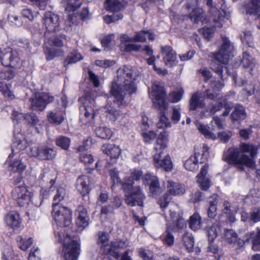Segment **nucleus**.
Here are the masks:
<instances>
[{"label": "nucleus", "mask_w": 260, "mask_h": 260, "mask_svg": "<svg viewBox=\"0 0 260 260\" xmlns=\"http://www.w3.org/2000/svg\"><path fill=\"white\" fill-rule=\"evenodd\" d=\"M202 154L199 156H200V163H204L205 162L208 158L209 156V147L207 146V145L204 144L202 148Z\"/></svg>", "instance_id": "obj_53"}, {"label": "nucleus", "mask_w": 260, "mask_h": 260, "mask_svg": "<svg viewBox=\"0 0 260 260\" xmlns=\"http://www.w3.org/2000/svg\"><path fill=\"white\" fill-rule=\"evenodd\" d=\"M123 16L121 13L114 14L112 15H106L103 17L104 21L107 23L110 24L112 22H115L119 20L122 19Z\"/></svg>", "instance_id": "obj_51"}, {"label": "nucleus", "mask_w": 260, "mask_h": 260, "mask_svg": "<svg viewBox=\"0 0 260 260\" xmlns=\"http://www.w3.org/2000/svg\"><path fill=\"white\" fill-rule=\"evenodd\" d=\"M83 59V56L79 53L74 52L70 53L68 57V64L74 63Z\"/></svg>", "instance_id": "obj_52"}, {"label": "nucleus", "mask_w": 260, "mask_h": 260, "mask_svg": "<svg viewBox=\"0 0 260 260\" xmlns=\"http://www.w3.org/2000/svg\"><path fill=\"white\" fill-rule=\"evenodd\" d=\"M134 182L130 178L126 179L121 183L125 194L126 204L131 207L143 206L145 196L140 186H134Z\"/></svg>", "instance_id": "obj_7"}, {"label": "nucleus", "mask_w": 260, "mask_h": 260, "mask_svg": "<svg viewBox=\"0 0 260 260\" xmlns=\"http://www.w3.org/2000/svg\"><path fill=\"white\" fill-rule=\"evenodd\" d=\"M182 241L187 251L188 252H192L194 241L192 234L188 232H185L182 236Z\"/></svg>", "instance_id": "obj_36"}, {"label": "nucleus", "mask_w": 260, "mask_h": 260, "mask_svg": "<svg viewBox=\"0 0 260 260\" xmlns=\"http://www.w3.org/2000/svg\"><path fill=\"white\" fill-rule=\"evenodd\" d=\"M184 186L171 181L168 182V191L174 196L183 194L185 192Z\"/></svg>", "instance_id": "obj_27"}, {"label": "nucleus", "mask_w": 260, "mask_h": 260, "mask_svg": "<svg viewBox=\"0 0 260 260\" xmlns=\"http://www.w3.org/2000/svg\"><path fill=\"white\" fill-rule=\"evenodd\" d=\"M127 246V242L125 241H118L112 242L110 244V248L107 249V251H105V254L108 255L112 251H114L117 249H122L126 247Z\"/></svg>", "instance_id": "obj_44"}, {"label": "nucleus", "mask_w": 260, "mask_h": 260, "mask_svg": "<svg viewBox=\"0 0 260 260\" xmlns=\"http://www.w3.org/2000/svg\"><path fill=\"white\" fill-rule=\"evenodd\" d=\"M82 103L80 108V120L83 124L91 123L94 117V100L91 98L90 93H86L79 99Z\"/></svg>", "instance_id": "obj_9"}, {"label": "nucleus", "mask_w": 260, "mask_h": 260, "mask_svg": "<svg viewBox=\"0 0 260 260\" xmlns=\"http://www.w3.org/2000/svg\"><path fill=\"white\" fill-rule=\"evenodd\" d=\"M145 180L149 184L150 192L153 195H156L162 192V189L156 176L147 174L145 175Z\"/></svg>", "instance_id": "obj_20"}, {"label": "nucleus", "mask_w": 260, "mask_h": 260, "mask_svg": "<svg viewBox=\"0 0 260 260\" xmlns=\"http://www.w3.org/2000/svg\"><path fill=\"white\" fill-rule=\"evenodd\" d=\"M24 119L29 123L36 124L39 121V119L35 114L31 113L27 114L24 116Z\"/></svg>", "instance_id": "obj_63"}, {"label": "nucleus", "mask_w": 260, "mask_h": 260, "mask_svg": "<svg viewBox=\"0 0 260 260\" xmlns=\"http://www.w3.org/2000/svg\"><path fill=\"white\" fill-rule=\"evenodd\" d=\"M67 195V191L63 187L57 188L56 193L53 198L52 207L62 206L60 203L64 200Z\"/></svg>", "instance_id": "obj_31"}, {"label": "nucleus", "mask_w": 260, "mask_h": 260, "mask_svg": "<svg viewBox=\"0 0 260 260\" xmlns=\"http://www.w3.org/2000/svg\"><path fill=\"white\" fill-rule=\"evenodd\" d=\"M206 233L209 241H214L220 231V227L218 224H214L211 226H208L206 228Z\"/></svg>", "instance_id": "obj_39"}, {"label": "nucleus", "mask_w": 260, "mask_h": 260, "mask_svg": "<svg viewBox=\"0 0 260 260\" xmlns=\"http://www.w3.org/2000/svg\"><path fill=\"white\" fill-rule=\"evenodd\" d=\"M199 152H195L193 156H191L184 163L185 169L190 171H194L198 169V162Z\"/></svg>", "instance_id": "obj_32"}, {"label": "nucleus", "mask_w": 260, "mask_h": 260, "mask_svg": "<svg viewBox=\"0 0 260 260\" xmlns=\"http://www.w3.org/2000/svg\"><path fill=\"white\" fill-rule=\"evenodd\" d=\"M80 158L81 161L83 162L85 165L92 164L94 161L93 156L91 154H87L84 152L82 153L80 155Z\"/></svg>", "instance_id": "obj_59"}, {"label": "nucleus", "mask_w": 260, "mask_h": 260, "mask_svg": "<svg viewBox=\"0 0 260 260\" xmlns=\"http://www.w3.org/2000/svg\"><path fill=\"white\" fill-rule=\"evenodd\" d=\"M260 146H256L249 144H243L240 148L231 147L224 153L223 159L229 164L238 166L239 170H244L243 166L254 168L255 162L253 158L257 154Z\"/></svg>", "instance_id": "obj_2"}, {"label": "nucleus", "mask_w": 260, "mask_h": 260, "mask_svg": "<svg viewBox=\"0 0 260 260\" xmlns=\"http://www.w3.org/2000/svg\"><path fill=\"white\" fill-rule=\"evenodd\" d=\"M6 221L8 225L13 229L19 227L21 223L19 215L15 212H11L6 215Z\"/></svg>", "instance_id": "obj_28"}, {"label": "nucleus", "mask_w": 260, "mask_h": 260, "mask_svg": "<svg viewBox=\"0 0 260 260\" xmlns=\"http://www.w3.org/2000/svg\"><path fill=\"white\" fill-rule=\"evenodd\" d=\"M168 133L164 131L159 135L154 147V150L156 152L158 150H164L167 146L168 141Z\"/></svg>", "instance_id": "obj_26"}, {"label": "nucleus", "mask_w": 260, "mask_h": 260, "mask_svg": "<svg viewBox=\"0 0 260 260\" xmlns=\"http://www.w3.org/2000/svg\"><path fill=\"white\" fill-rule=\"evenodd\" d=\"M12 196L21 207L28 205L31 199V193L25 186L21 185L15 187L12 191Z\"/></svg>", "instance_id": "obj_11"}, {"label": "nucleus", "mask_w": 260, "mask_h": 260, "mask_svg": "<svg viewBox=\"0 0 260 260\" xmlns=\"http://www.w3.org/2000/svg\"><path fill=\"white\" fill-rule=\"evenodd\" d=\"M55 142L58 146L64 150H67L70 146L71 140L67 137L60 136L56 138Z\"/></svg>", "instance_id": "obj_47"}, {"label": "nucleus", "mask_w": 260, "mask_h": 260, "mask_svg": "<svg viewBox=\"0 0 260 260\" xmlns=\"http://www.w3.org/2000/svg\"><path fill=\"white\" fill-rule=\"evenodd\" d=\"M44 25L46 29L50 32H55L59 30V21L57 15L51 12H46L43 18Z\"/></svg>", "instance_id": "obj_15"}, {"label": "nucleus", "mask_w": 260, "mask_h": 260, "mask_svg": "<svg viewBox=\"0 0 260 260\" xmlns=\"http://www.w3.org/2000/svg\"><path fill=\"white\" fill-rule=\"evenodd\" d=\"M90 182L89 177L87 176L82 175L79 177L77 179L76 187L78 191L82 196H85L89 192V184Z\"/></svg>", "instance_id": "obj_23"}, {"label": "nucleus", "mask_w": 260, "mask_h": 260, "mask_svg": "<svg viewBox=\"0 0 260 260\" xmlns=\"http://www.w3.org/2000/svg\"><path fill=\"white\" fill-rule=\"evenodd\" d=\"M56 156V151L54 149L46 146L40 147L39 159L49 160L54 158Z\"/></svg>", "instance_id": "obj_30"}, {"label": "nucleus", "mask_w": 260, "mask_h": 260, "mask_svg": "<svg viewBox=\"0 0 260 260\" xmlns=\"http://www.w3.org/2000/svg\"><path fill=\"white\" fill-rule=\"evenodd\" d=\"M23 139V136L21 134H16L14 132V139L12 145V152L7 159L10 170L19 174H21L26 167L22 161L20 155L17 154L20 150L26 148V143Z\"/></svg>", "instance_id": "obj_5"}, {"label": "nucleus", "mask_w": 260, "mask_h": 260, "mask_svg": "<svg viewBox=\"0 0 260 260\" xmlns=\"http://www.w3.org/2000/svg\"><path fill=\"white\" fill-rule=\"evenodd\" d=\"M256 231V233L254 232L247 233L244 236L245 242L249 243L251 241L252 249L254 251L260 250V227L257 228Z\"/></svg>", "instance_id": "obj_19"}, {"label": "nucleus", "mask_w": 260, "mask_h": 260, "mask_svg": "<svg viewBox=\"0 0 260 260\" xmlns=\"http://www.w3.org/2000/svg\"><path fill=\"white\" fill-rule=\"evenodd\" d=\"M250 220L254 222L260 221V208L253 209L250 214Z\"/></svg>", "instance_id": "obj_61"}, {"label": "nucleus", "mask_w": 260, "mask_h": 260, "mask_svg": "<svg viewBox=\"0 0 260 260\" xmlns=\"http://www.w3.org/2000/svg\"><path fill=\"white\" fill-rule=\"evenodd\" d=\"M245 8L247 14L250 15L256 14L260 9V1L258 0H251Z\"/></svg>", "instance_id": "obj_41"}, {"label": "nucleus", "mask_w": 260, "mask_h": 260, "mask_svg": "<svg viewBox=\"0 0 260 260\" xmlns=\"http://www.w3.org/2000/svg\"><path fill=\"white\" fill-rule=\"evenodd\" d=\"M190 18L192 21L194 23H198L200 21L204 22V21L209 22L204 18V11L202 9H194L189 14ZM209 18H208V19Z\"/></svg>", "instance_id": "obj_37"}, {"label": "nucleus", "mask_w": 260, "mask_h": 260, "mask_svg": "<svg viewBox=\"0 0 260 260\" xmlns=\"http://www.w3.org/2000/svg\"><path fill=\"white\" fill-rule=\"evenodd\" d=\"M222 43L218 53H210V56L213 57L210 63V68L216 73L221 78H223V70L227 69L222 64L226 63L231 57L233 56V46L229 40L226 37L222 38Z\"/></svg>", "instance_id": "obj_4"}, {"label": "nucleus", "mask_w": 260, "mask_h": 260, "mask_svg": "<svg viewBox=\"0 0 260 260\" xmlns=\"http://www.w3.org/2000/svg\"><path fill=\"white\" fill-rule=\"evenodd\" d=\"M101 149L105 154H107L110 157L111 161L109 164L115 163L121 153V150L119 146L113 144H104Z\"/></svg>", "instance_id": "obj_18"}, {"label": "nucleus", "mask_w": 260, "mask_h": 260, "mask_svg": "<svg viewBox=\"0 0 260 260\" xmlns=\"http://www.w3.org/2000/svg\"><path fill=\"white\" fill-rule=\"evenodd\" d=\"M241 62L244 68L250 69V74H251V72L255 66V61L249 53L247 52L243 53Z\"/></svg>", "instance_id": "obj_38"}, {"label": "nucleus", "mask_w": 260, "mask_h": 260, "mask_svg": "<svg viewBox=\"0 0 260 260\" xmlns=\"http://www.w3.org/2000/svg\"><path fill=\"white\" fill-rule=\"evenodd\" d=\"M209 7L208 21L214 27L220 28L231 17L224 0H204Z\"/></svg>", "instance_id": "obj_3"}, {"label": "nucleus", "mask_w": 260, "mask_h": 260, "mask_svg": "<svg viewBox=\"0 0 260 260\" xmlns=\"http://www.w3.org/2000/svg\"><path fill=\"white\" fill-rule=\"evenodd\" d=\"M243 94L244 96H250L254 93V86L252 83L247 84L243 88Z\"/></svg>", "instance_id": "obj_62"}, {"label": "nucleus", "mask_w": 260, "mask_h": 260, "mask_svg": "<svg viewBox=\"0 0 260 260\" xmlns=\"http://www.w3.org/2000/svg\"><path fill=\"white\" fill-rule=\"evenodd\" d=\"M163 150H158L153 155L154 165L157 168H162L167 172L171 171L173 169V163L169 155H166L163 158Z\"/></svg>", "instance_id": "obj_13"}, {"label": "nucleus", "mask_w": 260, "mask_h": 260, "mask_svg": "<svg viewBox=\"0 0 260 260\" xmlns=\"http://www.w3.org/2000/svg\"><path fill=\"white\" fill-rule=\"evenodd\" d=\"M97 243L101 248L104 249L103 252L105 254V251H107V249L110 246L109 244L108 235L105 232L100 233Z\"/></svg>", "instance_id": "obj_40"}, {"label": "nucleus", "mask_w": 260, "mask_h": 260, "mask_svg": "<svg viewBox=\"0 0 260 260\" xmlns=\"http://www.w3.org/2000/svg\"><path fill=\"white\" fill-rule=\"evenodd\" d=\"M41 252L38 248L33 247L29 253L28 260H41Z\"/></svg>", "instance_id": "obj_56"}, {"label": "nucleus", "mask_w": 260, "mask_h": 260, "mask_svg": "<svg viewBox=\"0 0 260 260\" xmlns=\"http://www.w3.org/2000/svg\"><path fill=\"white\" fill-rule=\"evenodd\" d=\"M54 100L52 96L46 93L36 94L31 98V106L35 110L42 111L47 104L52 102Z\"/></svg>", "instance_id": "obj_12"}, {"label": "nucleus", "mask_w": 260, "mask_h": 260, "mask_svg": "<svg viewBox=\"0 0 260 260\" xmlns=\"http://www.w3.org/2000/svg\"><path fill=\"white\" fill-rule=\"evenodd\" d=\"M170 217L172 220V223L167 224V228L174 232H178L182 230L186 227V224L184 219L181 216L172 211V210H170Z\"/></svg>", "instance_id": "obj_17"}, {"label": "nucleus", "mask_w": 260, "mask_h": 260, "mask_svg": "<svg viewBox=\"0 0 260 260\" xmlns=\"http://www.w3.org/2000/svg\"><path fill=\"white\" fill-rule=\"evenodd\" d=\"M208 165L205 164L202 168L200 174L197 176V182L202 190H207L210 186V181L206 177L208 172Z\"/></svg>", "instance_id": "obj_22"}, {"label": "nucleus", "mask_w": 260, "mask_h": 260, "mask_svg": "<svg viewBox=\"0 0 260 260\" xmlns=\"http://www.w3.org/2000/svg\"><path fill=\"white\" fill-rule=\"evenodd\" d=\"M161 53L165 65L169 67H173L178 63L177 54L172 47L169 45L161 46Z\"/></svg>", "instance_id": "obj_14"}, {"label": "nucleus", "mask_w": 260, "mask_h": 260, "mask_svg": "<svg viewBox=\"0 0 260 260\" xmlns=\"http://www.w3.org/2000/svg\"><path fill=\"white\" fill-rule=\"evenodd\" d=\"M104 7L107 11L117 14L118 12L124 9L125 4L119 0H106L104 4Z\"/></svg>", "instance_id": "obj_24"}, {"label": "nucleus", "mask_w": 260, "mask_h": 260, "mask_svg": "<svg viewBox=\"0 0 260 260\" xmlns=\"http://www.w3.org/2000/svg\"><path fill=\"white\" fill-rule=\"evenodd\" d=\"M16 240L19 248L22 250L27 249L32 245L33 242L31 238H29L27 240H24L21 236H18L17 237Z\"/></svg>", "instance_id": "obj_48"}, {"label": "nucleus", "mask_w": 260, "mask_h": 260, "mask_svg": "<svg viewBox=\"0 0 260 260\" xmlns=\"http://www.w3.org/2000/svg\"><path fill=\"white\" fill-rule=\"evenodd\" d=\"M238 235L232 230H225L224 231V240L230 243H233L237 241Z\"/></svg>", "instance_id": "obj_49"}, {"label": "nucleus", "mask_w": 260, "mask_h": 260, "mask_svg": "<svg viewBox=\"0 0 260 260\" xmlns=\"http://www.w3.org/2000/svg\"><path fill=\"white\" fill-rule=\"evenodd\" d=\"M198 72L204 77V81L206 82L211 79L212 76L211 72L207 68L199 69Z\"/></svg>", "instance_id": "obj_60"}, {"label": "nucleus", "mask_w": 260, "mask_h": 260, "mask_svg": "<svg viewBox=\"0 0 260 260\" xmlns=\"http://www.w3.org/2000/svg\"><path fill=\"white\" fill-rule=\"evenodd\" d=\"M15 76V73L12 69H8L0 73V78L3 80H11Z\"/></svg>", "instance_id": "obj_54"}, {"label": "nucleus", "mask_w": 260, "mask_h": 260, "mask_svg": "<svg viewBox=\"0 0 260 260\" xmlns=\"http://www.w3.org/2000/svg\"><path fill=\"white\" fill-rule=\"evenodd\" d=\"M222 104L221 103H216L215 104H211L208 107V111L211 115L214 114L216 112L220 111L222 108Z\"/></svg>", "instance_id": "obj_58"}, {"label": "nucleus", "mask_w": 260, "mask_h": 260, "mask_svg": "<svg viewBox=\"0 0 260 260\" xmlns=\"http://www.w3.org/2000/svg\"><path fill=\"white\" fill-rule=\"evenodd\" d=\"M189 225L193 231L198 230L201 228V219L199 214L194 213L190 217Z\"/></svg>", "instance_id": "obj_42"}, {"label": "nucleus", "mask_w": 260, "mask_h": 260, "mask_svg": "<svg viewBox=\"0 0 260 260\" xmlns=\"http://www.w3.org/2000/svg\"><path fill=\"white\" fill-rule=\"evenodd\" d=\"M223 213L225 214V217L228 219L230 222H233L235 221L234 213L231 210V204L228 201L223 203Z\"/></svg>", "instance_id": "obj_45"}, {"label": "nucleus", "mask_w": 260, "mask_h": 260, "mask_svg": "<svg viewBox=\"0 0 260 260\" xmlns=\"http://www.w3.org/2000/svg\"><path fill=\"white\" fill-rule=\"evenodd\" d=\"M196 126L199 132L203 134L206 138L215 140L217 139L216 136L212 132L213 128L210 129L208 125H205L200 122L196 123Z\"/></svg>", "instance_id": "obj_29"}, {"label": "nucleus", "mask_w": 260, "mask_h": 260, "mask_svg": "<svg viewBox=\"0 0 260 260\" xmlns=\"http://www.w3.org/2000/svg\"><path fill=\"white\" fill-rule=\"evenodd\" d=\"M96 135L102 139H110L112 135L110 129L106 127H99L95 129Z\"/></svg>", "instance_id": "obj_43"}, {"label": "nucleus", "mask_w": 260, "mask_h": 260, "mask_svg": "<svg viewBox=\"0 0 260 260\" xmlns=\"http://www.w3.org/2000/svg\"><path fill=\"white\" fill-rule=\"evenodd\" d=\"M146 34H147V31L142 30L137 32L135 37L133 38L134 42H145L147 39Z\"/></svg>", "instance_id": "obj_57"}, {"label": "nucleus", "mask_w": 260, "mask_h": 260, "mask_svg": "<svg viewBox=\"0 0 260 260\" xmlns=\"http://www.w3.org/2000/svg\"><path fill=\"white\" fill-rule=\"evenodd\" d=\"M76 212L78 214L76 224L78 228L83 229L88 225L89 218L87 211L83 206H79Z\"/></svg>", "instance_id": "obj_21"}, {"label": "nucleus", "mask_w": 260, "mask_h": 260, "mask_svg": "<svg viewBox=\"0 0 260 260\" xmlns=\"http://www.w3.org/2000/svg\"><path fill=\"white\" fill-rule=\"evenodd\" d=\"M171 200V197L167 193H165L163 196L158 199L157 203L159 205V207L161 209L162 211H165V209L168 207Z\"/></svg>", "instance_id": "obj_50"}, {"label": "nucleus", "mask_w": 260, "mask_h": 260, "mask_svg": "<svg viewBox=\"0 0 260 260\" xmlns=\"http://www.w3.org/2000/svg\"><path fill=\"white\" fill-rule=\"evenodd\" d=\"M48 120L50 122L59 124L64 120V116L63 114L59 113L58 111H49L47 114Z\"/></svg>", "instance_id": "obj_35"}, {"label": "nucleus", "mask_w": 260, "mask_h": 260, "mask_svg": "<svg viewBox=\"0 0 260 260\" xmlns=\"http://www.w3.org/2000/svg\"><path fill=\"white\" fill-rule=\"evenodd\" d=\"M45 52L47 60H50L53 59L55 57L61 56L63 52L60 49L47 48L45 50Z\"/></svg>", "instance_id": "obj_46"}, {"label": "nucleus", "mask_w": 260, "mask_h": 260, "mask_svg": "<svg viewBox=\"0 0 260 260\" xmlns=\"http://www.w3.org/2000/svg\"><path fill=\"white\" fill-rule=\"evenodd\" d=\"M52 214L55 223L60 228L68 226L71 223L72 211L66 207H52Z\"/></svg>", "instance_id": "obj_10"}, {"label": "nucleus", "mask_w": 260, "mask_h": 260, "mask_svg": "<svg viewBox=\"0 0 260 260\" xmlns=\"http://www.w3.org/2000/svg\"><path fill=\"white\" fill-rule=\"evenodd\" d=\"M19 58L16 51H9L3 53L0 56V60L4 66L16 68L19 63Z\"/></svg>", "instance_id": "obj_16"}, {"label": "nucleus", "mask_w": 260, "mask_h": 260, "mask_svg": "<svg viewBox=\"0 0 260 260\" xmlns=\"http://www.w3.org/2000/svg\"><path fill=\"white\" fill-rule=\"evenodd\" d=\"M241 40L243 43H246L249 46H251L253 41L251 32L249 31H244L243 35L241 36Z\"/></svg>", "instance_id": "obj_55"}, {"label": "nucleus", "mask_w": 260, "mask_h": 260, "mask_svg": "<svg viewBox=\"0 0 260 260\" xmlns=\"http://www.w3.org/2000/svg\"><path fill=\"white\" fill-rule=\"evenodd\" d=\"M232 136V133L230 131H225L221 133H219L218 134V137L220 139V140L224 142H228L231 137Z\"/></svg>", "instance_id": "obj_64"}, {"label": "nucleus", "mask_w": 260, "mask_h": 260, "mask_svg": "<svg viewBox=\"0 0 260 260\" xmlns=\"http://www.w3.org/2000/svg\"><path fill=\"white\" fill-rule=\"evenodd\" d=\"M133 76L134 70L131 66H124L117 70V78L112 83L111 93L118 105L123 104L126 93L131 95L136 92Z\"/></svg>", "instance_id": "obj_1"}, {"label": "nucleus", "mask_w": 260, "mask_h": 260, "mask_svg": "<svg viewBox=\"0 0 260 260\" xmlns=\"http://www.w3.org/2000/svg\"><path fill=\"white\" fill-rule=\"evenodd\" d=\"M202 93H194L189 101V109L195 110L198 108H203L205 105L203 99Z\"/></svg>", "instance_id": "obj_25"}, {"label": "nucleus", "mask_w": 260, "mask_h": 260, "mask_svg": "<svg viewBox=\"0 0 260 260\" xmlns=\"http://www.w3.org/2000/svg\"><path fill=\"white\" fill-rule=\"evenodd\" d=\"M152 90L149 93L152 98L154 106L161 111L159 122L157 124L158 128L169 127L170 126L168 118L166 116L164 110L167 109L166 103V93L162 83L154 82L152 86Z\"/></svg>", "instance_id": "obj_6"}, {"label": "nucleus", "mask_w": 260, "mask_h": 260, "mask_svg": "<svg viewBox=\"0 0 260 260\" xmlns=\"http://www.w3.org/2000/svg\"><path fill=\"white\" fill-rule=\"evenodd\" d=\"M57 235L59 242H63L62 251L64 259L77 260L80 254L79 243L75 240H71V236L68 233L66 234V237L60 232H58Z\"/></svg>", "instance_id": "obj_8"}, {"label": "nucleus", "mask_w": 260, "mask_h": 260, "mask_svg": "<svg viewBox=\"0 0 260 260\" xmlns=\"http://www.w3.org/2000/svg\"><path fill=\"white\" fill-rule=\"evenodd\" d=\"M218 196L216 194H214L209 199V207L208 210V217L211 218L215 217L217 214L216 204Z\"/></svg>", "instance_id": "obj_34"}, {"label": "nucleus", "mask_w": 260, "mask_h": 260, "mask_svg": "<svg viewBox=\"0 0 260 260\" xmlns=\"http://www.w3.org/2000/svg\"><path fill=\"white\" fill-rule=\"evenodd\" d=\"M246 117L244 108L240 105H236L234 111L231 114V118L233 121L244 120Z\"/></svg>", "instance_id": "obj_33"}]
</instances>
